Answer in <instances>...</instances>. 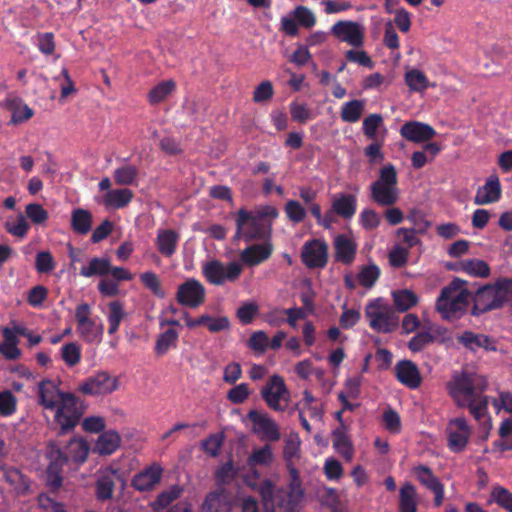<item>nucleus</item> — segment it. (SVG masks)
<instances>
[{"instance_id":"22","label":"nucleus","mask_w":512,"mask_h":512,"mask_svg":"<svg viewBox=\"0 0 512 512\" xmlns=\"http://www.w3.org/2000/svg\"><path fill=\"white\" fill-rule=\"evenodd\" d=\"M162 474V467L154 463L135 474L131 480V486L140 492L151 491L160 482Z\"/></svg>"},{"instance_id":"38","label":"nucleus","mask_w":512,"mask_h":512,"mask_svg":"<svg viewBox=\"0 0 512 512\" xmlns=\"http://www.w3.org/2000/svg\"><path fill=\"white\" fill-rule=\"evenodd\" d=\"M126 317L124 310V303L119 300H114L108 303V333L113 335L120 327L122 320Z\"/></svg>"},{"instance_id":"51","label":"nucleus","mask_w":512,"mask_h":512,"mask_svg":"<svg viewBox=\"0 0 512 512\" xmlns=\"http://www.w3.org/2000/svg\"><path fill=\"white\" fill-rule=\"evenodd\" d=\"M183 492V488L179 485H173L168 490L162 491L160 494H158L154 505L156 508H166L168 507L173 501L178 499Z\"/></svg>"},{"instance_id":"45","label":"nucleus","mask_w":512,"mask_h":512,"mask_svg":"<svg viewBox=\"0 0 512 512\" xmlns=\"http://www.w3.org/2000/svg\"><path fill=\"white\" fill-rule=\"evenodd\" d=\"M139 175V169L134 165H123L115 169L113 176L118 185H134Z\"/></svg>"},{"instance_id":"36","label":"nucleus","mask_w":512,"mask_h":512,"mask_svg":"<svg viewBox=\"0 0 512 512\" xmlns=\"http://www.w3.org/2000/svg\"><path fill=\"white\" fill-rule=\"evenodd\" d=\"M133 198V192L128 188L109 190L103 197L107 207L121 209L127 206Z\"/></svg>"},{"instance_id":"39","label":"nucleus","mask_w":512,"mask_h":512,"mask_svg":"<svg viewBox=\"0 0 512 512\" xmlns=\"http://www.w3.org/2000/svg\"><path fill=\"white\" fill-rule=\"evenodd\" d=\"M364 107V101L358 99L344 103L340 112L342 121L347 123H356L360 120Z\"/></svg>"},{"instance_id":"50","label":"nucleus","mask_w":512,"mask_h":512,"mask_svg":"<svg viewBox=\"0 0 512 512\" xmlns=\"http://www.w3.org/2000/svg\"><path fill=\"white\" fill-rule=\"evenodd\" d=\"M61 357L67 366L73 367L81 360V348L75 342L66 343L61 348Z\"/></svg>"},{"instance_id":"32","label":"nucleus","mask_w":512,"mask_h":512,"mask_svg":"<svg viewBox=\"0 0 512 512\" xmlns=\"http://www.w3.org/2000/svg\"><path fill=\"white\" fill-rule=\"evenodd\" d=\"M121 436L118 432L109 430L102 432L94 446V452L99 455H111L120 446Z\"/></svg>"},{"instance_id":"47","label":"nucleus","mask_w":512,"mask_h":512,"mask_svg":"<svg viewBox=\"0 0 512 512\" xmlns=\"http://www.w3.org/2000/svg\"><path fill=\"white\" fill-rule=\"evenodd\" d=\"M461 270L471 276L488 277L490 275V267L484 260L467 259L461 262Z\"/></svg>"},{"instance_id":"41","label":"nucleus","mask_w":512,"mask_h":512,"mask_svg":"<svg viewBox=\"0 0 512 512\" xmlns=\"http://www.w3.org/2000/svg\"><path fill=\"white\" fill-rule=\"evenodd\" d=\"M395 308L398 312H406L418 303L417 295L408 289L397 290L392 293Z\"/></svg>"},{"instance_id":"27","label":"nucleus","mask_w":512,"mask_h":512,"mask_svg":"<svg viewBox=\"0 0 512 512\" xmlns=\"http://www.w3.org/2000/svg\"><path fill=\"white\" fill-rule=\"evenodd\" d=\"M331 207L338 217L344 220H350L357 211V196L354 194L339 193L333 197Z\"/></svg>"},{"instance_id":"26","label":"nucleus","mask_w":512,"mask_h":512,"mask_svg":"<svg viewBox=\"0 0 512 512\" xmlns=\"http://www.w3.org/2000/svg\"><path fill=\"white\" fill-rule=\"evenodd\" d=\"M488 405L489 398L488 396L483 395V393L470 400L468 405H464V407L469 409L475 420L479 422L482 421V427L486 430L484 439L488 438L489 430L492 428L491 417L488 415Z\"/></svg>"},{"instance_id":"40","label":"nucleus","mask_w":512,"mask_h":512,"mask_svg":"<svg viewBox=\"0 0 512 512\" xmlns=\"http://www.w3.org/2000/svg\"><path fill=\"white\" fill-rule=\"evenodd\" d=\"M110 272V261L106 258L94 257L90 260L88 266L80 269V275L90 278L93 276H104Z\"/></svg>"},{"instance_id":"34","label":"nucleus","mask_w":512,"mask_h":512,"mask_svg":"<svg viewBox=\"0 0 512 512\" xmlns=\"http://www.w3.org/2000/svg\"><path fill=\"white\" fill-rule=\"evenodd\" d=\"M77 333L87 343H99L103 337L104 326L102 323L97 324L93 319H89L82 325H77Z\"/></svg>"},{"instance_id":"30","label":"nucleus","mask_w":512,"mask_h":512,"mask_svg":"<svg viewBox=\"0 0 512 512\" xmlns=\"http://www.w3.org/2000/svg\"><path fill=\"white\" fill-rule=\"evenodd\" d=\"M335 259L343 264H351L356 256L357 245L356 243L341 234L334 240Z\"/></svg>"},{"instance_id":"3","label":"nucleus","mask_w":512,"mask_h":512,"mask_svg":"<svg viewBox=\"0 0 512 512\" xmlns=\"http://www.w3.org/2000/svg\"><path fill=\"white\" fill-rule=\"evenodd\" d=\"M512 297V279L500 278L494 284H487L477 289L471 297L473 307L471 314L482 315L500 309Z\"/></svg>"},{"instance_id":"55","label":"nucleus","mask_w":512,"mask_h":512,"mask_svg":"<svg viewBox=\"0 0 512 512\" xmlns=\"http://www.w3.org/2000/svg\"><path fill=\"white\" fill-rule=\"evenodd\" d=\"M380 276V269L377 265L371 264L364 266L358 274L359 284L366 288H371Z\"/></svg>"},{"instance_id":"57","label":"nucleus","mask_w":512,"mask_h":512,"mask_svg":"<svg viewBox=\"0 0 512 512\" xmlns=\"http://www.w3.org/2000/svg\"><path fill=\"white\" fill-rule=\"evenodd\" d=\"M405 80L409 88L413 91H422L428 87V79L420 70L414 69L408 71L405 75Z\"/></svg>"},{"instance_id":"13","label":"nucleus","mask_w":512,"mask_h":512,"mask_svg":"<svg viewBox=\"0 0 512 512\" xmlns=\"http://www.w3.org/2000/svg\"><path fill=\"white\" fill-rule=\"evenodd\" d=\"M301 261L309 269H322L328 263V245L324 240L311 239L301 249Z\"/></svg>"},{"instance_id":"20","label":"nucleus","mask_w":512,"mask_h":512,"mask_svg":"<svg viewBox=\"0 0 512 512\" xmlns=\"http://www.w3.org/2000/svg\"><path fill=\"white\" fill-rule=\"evenodd\" d=\"M395 377L409 389H417L422 384V376L417 365L411 360H400L395 365Z\"/></svg>"},{"instance_id":"33","label":"nucleus","mask_w":512,"mask_h":512,"mask_svg":"<svg viewBox=\"0 0 512 512\" xmlns=\"http://www.w3.org/2000/svg\"><path fill=\"white\" fill-rule=\"evenodd\" d=\"M418 498L414 485L405 483L399 490V512H417Z\"/></svg>"},{"instance_id":"43","label":"nucleus","mask_w":512,"mask_h":512,"mask_svg":"<svg viewBox=\"0 0 512 512\" xmlns=\"http://www.w3.org/2000/svg\"><path fill=\"white\" fill-rule=\"evenodd\" d=\"M492 503H496L506 512H512V493L505 487L494 486L488 499V504Z\"/></svg>"},{"instance_id":"44","label":"nucleus","mask_w":512,"mask_h":512,"mask_svg":"<svg viewBox=\"0 0 512 512\" xmlns=\"http://www.w3.org/2000/svg\"><path fill=\"white\" fill-rule=\"evenodd\" d=\"M498 433L501 439L493 442L494 448L501 452L512 450V418L501 422Z\"/></svg>"},{"instance_id":"8","label":"nucleus","mask_w":512,"mask_h":512,"mask_svg":"<svg viewBox=\"0 0 512 512\" xmlns=\"http://www.w3.org/2000/svg\"><path fill=\"white\" fill-rule=\"evenodd\" d=\"M243 272V265L237 261L224 264L213 259L202 266V274L206 281L212 285L222 286L227 282L235 283Z\"/></svg>"},{"instance_id":"48","label":"nucleus","mask_w":512,"mask_h":512,"mask_svg":"<svg viewBox=\"0 0 512 512\" xmlns=\"http://www.w3.org/2000/svg\"><path fill=\"white\" fill-rule=\"evenodd\" d=\"M429 225V222H424V226L419 228H399L397 230V236L402 237L403 242L407 244L406 248L409 250L421 243V240L416 236V233H424Z\"/></svg>"},{"instance_id":"59","label":"nucleus","mask_w":512,"mask_h":512,"mask_svg":"<svg viewBox=\"0 0 512 512\" xmlns=\"http://www.w3.org/2000/svg\"><path fill=\"white\" fill-rule=\"evenodd\" d=\"M293 15L299 25L304 28L309 29L316 24L315 14L306 6H297L293 11Z\"/></svg>"},{"instance_id":"4","label":"nucleus","mask_w":512,"mask_h":512,"mask_svg":"<svg viewBox=\"0 0 512 512\" xmlns=\"http://www.w3.org/2000/svg\"><path fill=\"white\" fill-rule=\"evenodd\" d=\"M488 387L485 376L467 370L453 375L447 383L449 394L458 407L468 405L470 400L482 394Z\"/></svg>"},{"instance_id":"10","label":"nucleus","mask_w":512,"mask_h":512,"mask_svg":"<svg viewBox=\"0 0 512 512\" xmlns=\"http://www.w3.org/2000/svg\"><path fill=\"white\" fill-rule=\"evenodd\" d=\"M265 404L273 411L283 412L290 399V392L282 376L274 374L269 377L260 390Z\"/></svg>"},{"instance_id":"6","label":"nucleus","mask_w":512,"mask_h":512,"mask_svg":"<svg viewBox=\"0 0 512 512\" xmlns=\"http://www.w3.org/2000/svg\"><path fill=\"white\" fill-rule=\"evenodd\" d=\"M90 446L83 438H72L61 448L56 442H50L47 457L50 460V471L63 468L70 464H83L88 457Z\"/></svg>"},{"instance_id":"62","label":"nucleus","mask_w":512,"mask_h":512,"mask_svg":"<svg viewBox=\"0 0 512 512\" xmlns=\"http://www.w3.org/2000/svg\"><path fill=\"white\" fill-rule=\"evenodd\" d=\"M35 43L44 55H52L55 51L54 34L52 32L37 33Z\"/></svg>"},{"instance_id":"63","label":"nucleus","mask_w":512,"mask_h":512,"mask_svg":"<svg viewBox=\"0 0 512 512\" xmlns=\"http://www.w3.org/2000/svg\"><path fill=\"white\" fill-rule=\"evenodd\" d=\"M259 312L255 302H246L236 312L237 318L243 325L250 324Z\"/></svg>"},{"instance_id":"42","label":"nucleus","mask_w":512,"mask_h":512,"mask_svg":"<svg viewBox=\"0 0 512 512\" xmlns=\"http://www.w3.org/2000/svg\"><path fill=\"white\" fill-rule=\"evenodd\" d=\"M176 88L173 80H166L155 85L148 93V101L151 105H156L164 101Z\"/></svg>"},{"instance_id":"60","label":"nucleus","mask_w":512,"mask_h":512,"mask_svg":"<svg viewBox=\"0 0 512 512\" xmlns=\"http://www.w3.org/2000/svg\"><path fill=\"white\" fill-rule=\"evenodd\" d=\"M56 267L55 260L50 251H40L36 254L35 269L39 273H49Z\"/></svg>"},{"instance_id":"17","label":"nucleus","mask_w":512,"mask_h":512,"mask_svg":"<svg viewBox=\"0 0 512 512\" xmlns=\"http://www.w3.org/2000/svg\"><path fill=\"white\" fill-rule=\"evenodd\" d=\"M247 418L252 423L253 432L259 435L262 440L276 442L281 438L277 423L266 413L250 410Z\"/></svg>"},{"instance_id":"11","label":"nucleus","mask_w":512,"mask_h":512,"mask_svg":"<svg viewBox=\"0 0 512 512\" xmlns=\"http://www.w3.org/2000/svg\"><path fill=\"white\" fill-rule=\"evenodd\" d=\"M26 218H28L34 225L43 226L48 221L49 214L41 204L29 203L25 206V215L22 213L18 214L16 223L7 222L5 224L6 231L9 234L19 238L26 237L30 229V225L26 221Z\"/></svg>"},{"instance_id":"37","label":"nucleus","mask_w":512,"mask_h":512,"mask_svg":"<svg viewBox=\"0 0 512 512\" xmlns=\"http://www.w3.org/2000/svg\"><path fill=\"white\" fill-rule=\"evenodd\" d=\"M179 338V331L174 328H168L160 333L155 341L154 352L157 356L165 355L169 349L176 348Z\"/></svg>"},{"instance_id":"23","label":"nucleus","mask_w":512,"mask_h":512,"mask_svg":"<svg viewBox=\"0 0 512 512\" xmlns=\"http://www.w3.org/2000/svg\"><path fill=\"white\" fill-rule=\"evenodd\" d=\"M502 189L498 176L491 175L483 186L477 189L474 197L476 205H487L497 202L501 198Z\"/></svg>"},{"instance_id":"15","label":"nucleus","mask_w":512,"mask_h":512,"mask_svg":"<svg viewBox=\"0 0 512 512\" xmlns=\"http://www.w3.org/2000/svg\"><path fill=\"white\" fill-rule=\"evenodd\" d=\"M332 35L340 42L360 48L364 44L365 28L362 24L351 20H340L331 27Z\"/></svg>"},{"instance_id":"61","label":"nucleus","mask_w":512,"mask_h":512,"mask_svg":"<svg viewBox=\"0 0 512 512\" xmlns=\"http://www.w3.org/2000/svg\"><path fill=\"white\" fill-rule=\"evenodd\" d=\"M383 123V118L380 114H370L363 120V133L368 139H375L377 130Z\"/></svg>"},{"instance_id":"35","label":"nucleus","mask_w":512,"mask_h":512,"mask_svg":"<svg viewBox=\"0 0 512 512\" xmlns=\"http://www.w3.org/2000/svg\"><path fill=\"white\" fill-rule=\"evenodd\" d=\"M93 217L90 211L76 208L71 213V228L79 235H86L92 228Z\"/></svg>"},{"instance_id":"29","label":"nucleus","mask_w":512,"mask_h":512,"mask_svg":"<svg viewBox=\"0 0 512 512\" xmlns=\"http://www.w3.org/2000/svg\"><path fill=\"white\" fill-rule=\"evenodd\" d=\"M333 448L346 461L350 462L354 456L353 443L348 436L347 426L337 427L332 431Z\"/></svg>"},{"instance_id":"52","label":"nucleus","mask_w":512,"mask_h":512,"mask_svg":"<svg viewBox=\"0 0 512 512\" xmlns=\"http://www.w3.org/2000/svg\"><path fill=\"white\" fill-rule=\"evenodd\" d=\"M284 212L293 223H301L307 216L305 208L297 200H288L285 204Z\"/></svg>"},{"instance_id":"5","label":"nucleus","mask_w":512,"mask_h":512,"mask_svg":"<svg viewBox=\"0 0 512 512\" xmlns=\"http://www.w3.org/2000/svg\"><path fill=\"white\" fill-rule=\"evenodd\" d=\"M369 192L371 201L380 207L394 206L398 202V175L393 164L388 163L380 169L378 178L369 186Z\"/></svg>"},{"instance_id":"28","label":"nucleus","mask_w":512,"mask_h":512,"mask_svg":"<svg viewBox=\"0 0 512 512\" xmlns=\"http://www.w3.org/2000/svg\"><path fill=\"white\" fill-rule=\"evenodd\" d=\"M5 107L11 112L9 125H18L30 120L34 111L20 97L7 98Z\"/></svg>"},{"instance_id":"64","label":"nucleus","mask_w":512,"mask_h":512,"mask_svg":"<svg viewBox=\"0 0 512 512\" xmlns=\"http://www.w3.org/2000/svg\"><path fill=\"white\" fill-rule=\"evenodd\" d=\"M323 470L325 477L330 481H337L343 475V466L341 462L332 457L325 460Z\"/></svg>"},{"instance_id":"14","label":"nucleus","mask_w":512,"mask_h":512,"mask_svg":"<svg viewBox=\"0 0 512 512\" xmlns=\"http://www.w3.org/2000/svg\"><path fill=\"white\" fill-rule=\"evenodd\" d=\"M205 297L206 289L204 285L194 278H190L180 284L175 294L178 304L189 308H197L202 305Z\"/></svg>"},{"instance_id":"46","label":"nucleus","mask_w":512,"mask_h":512,"mask_svg":"<svg viewBox=\"0 0 512 512\" xmlns=\"http://www.w3.org/2000/svg\"><path fill=\"white\" fill-rule=\"evenodd\" d=\"M412 473L416 479L428 490H431L441 484L440 480L434 475L433 471L426 465H417L412 468Z\"/></svg>"},{"instance_id":"16","label":"nucleus","mask_w":512,"mask_h":512,"mask_svg":"<svg viewBox=\"0 0 512 512\" xmlns=\"http://www.w3.org/2000/svg\"><path fill=\"white\" fill-rule=\"evenodd\" d=\"M118 388L116 378L106 372H100L96 375L84 379L77 387V391L84 395H105L110 394Z\"/></svg>"},{"instance_id":"2","label":"nucleus","mask_w":512,"mask_h":512,"mask_svg":"<svg viewBox=\"0 0 512 512\" xmlns=\"http://www.w3.org/2000/svg\"><path fill=\"white\" fill-rule=\"evenodd\" d=\"M470 300L471 292L467 282L455 277L441 289L435 301V310L443 320L456 321L466 314Z\"/></svg>"},{"instance_id":"31","label":"nucleus","mask_w":512,"mask_h":512,"mask_svg":"<svg viewBox=\"0 0 512 512\" xmlns=\"http://www.w3.org/2000/svg\"><path fill=\"white\" fill-rule=\"evenodd\" d=\"M180 236L172 229H160L156 237L158 251L166 258L172 257L177 249Z\"/></svg>"},{"instance_id":"53","label":"nucleus","mask_w":512,"mask_h":512,"mask_svg":"<svg viewBox=\"0 0 512 512\" xmlns=\"http://www.w3.org/2000/svg\"><path fill=\"white\" fill-rule=\"evenodd\" d=\"M435 341V337L429 331L416 333L408 342V349L411 352H420Z\"/></svg>"},{"instance_id":"58","label":"nucleus","mask_w":512,"mask_h":512,"mask_svg":"<svg viewBox=\"0 0 512 512\" xmlns=\"http://www.w3.org/2000/svg\"><path fill=\"white\" fill-rule=\"evenodd\" d=\"M359 223L364 230L370 231L380 225L381 218L374 209L365 208L359 214Z\"/></svg>"},{"instance_id":"49","label":"nucleus","mask_w":512,"mask_h":512,"mask_svg":"<svg viewBox=\"0 0 512 512\" xmlns=\"http://www.w3.org/2000/svg\"><path fill=\"white\" fill-rule=\"evenodd\" d=\"M17 410V398L10 390L0 392V416L10 417Z\"/></svg>"},{"instance_id":"24","label":"nucleus","mask_w":512,"mask_h":512,"mask_svg":"<svg viewBox=\"0 0 512 512\" xmlns=\"http://www.w3.org/2000/svg\"><path fill=\"white\" fill-rule=\"evenodd\" d=\"M231 508L230 494L223 487L208 493L202 503L204 512H230Z\"/></svg>"},{"instance_id":"18","label":"nucleus","mask_w":512,"mask_h":512,"mask_svg":"<svg viewBox=\"0 0 512 512\" xmlns=\"http://www.w3.org/2000/svg\"><path fill=\"white\" fill-rule=\"evenodd\" d=\"M471 431L464 418H455L449 422L447 428V446L454 453L462 452L470 438Z\"/></svg>"},{"instance_id":"21","label":"nucleus","mask_w":512,"mask_h":512,"mask_svg":"<svg viewBox=\"0 0 512 512\" xmlns=\"http://www.w3.org/2000/svg\"><path fill=\"white\" fill-rule=\"evenodd\" d=\"M400 135L407 141L422 143L433 139L436 131L427 123L408 121L401 126Z\"/></svg>"},{"instance_id":"19","label":"nucleus","mask_w":512,"mask_h":512,"mask_svg":"<svg viewBox=\"0 0 512 512\" xmlns=\"http://www.w3.org/2000/svg\"><path fill=\"white\" fill-rule=\"evenodd\" d=\"M119 469L112 466L106 467L98 474L95 482V496L97 500L105 502L113 498L116 481H121Z\"/></svg>"},{"instance_id":"54","label":"nucleus","mask_w":512,"mask_h":512,"mask_svg":"<svg viewBox=\"0 0 512 512\" xmlns=\"http://www.w3.org/2000/svg\"><path fill=\"white\" fill-rule=\"evenodd\" d=\"M273 461V453L271 447L266 444L263 447L256 449L248 458L249 465H262L268 466Z\"/></svg>"},{"instance_id":"1","label":"nucleus","mask_w":512,"mask_h":512,"mask_svg":"<svg viewBox=\"0 0 512 512\" xmlns=\"http://www.w3.org/2000/svg\"><path fill=\"white\" fill-rule=\"evenodd\" d=\"M51 379H43L38 383L37 401L45 410L54 411V422L59 426L58 435L72 432L85 414V400L72 392H64Z\"/></svg>"},{"instance_id":"9","label":"nucleus","mask_w":512,"mask_h":512,"mask_svg":"<svg viewBox=\"0 0 512 512\" xmlns=\"http://www.w3.org/2000/svg\"><path fill=\"white\" fill-rule=\"evenodd\" d=\"M289 471V490L287 492L281 490L275 495V502L280 512H298V505L301 501L304 490L300 479L299 471L293 465L288 463Z\"/></svg>"},{"instance_id":"7","label":"nucleus","mask_w":512,"mask_h":512,"mask_svg":"<svg viewBox=\"0 0 512 512\" xmlns=\"http://www.w3.org/2000/svg\"><path fill=\"white\" fill-rule=\"evenodd\" d=\"M272 235V223L264 222L260 217H255L253 211L244 208L236 214L235 239H243L245 242L264 241L270 242Z\"/></svg>"},{"instance_id":"25","label":"nucleus","mask_w":512,"mask_h":512,"mask_svg":"<svg viewBox=\"0 0 512 512\" xmlns=\"http://www.w3.org/2000/svg\"><path fill=\"white\" fill-rule=\"evenodd\" d=\"M273 252L271 242L263 244H254L246 247L240 253L241 264L247 266H257L270 258Z\"/></svg>"},{"instance_id":"56","label":"nucleus","mask_w":512,"mask_h":512,"mask_svg":"<svg viewBox=\"0 0 512 512\" xmlns=\"http://www.w3.org/2000/svg\"><path fill=\"white\" fill-rule=\"evenodd\" d=\"M290 115L293 121L304 124L314 118L312 110L305 104L291 102L289 105Z\"/></svg>"},{"instance_id":"12","label":"nucleus","mask_w":512,"mask_h":512,"mask_svg":"<svg viewBox=\"0 0 512 512\" xmlns=\"http://www.w3.org/2000/svg\"><path fill=\"white\" fill-rule=\"evenodd\" d=\"M365 315L369 318L370 327L382 333H391L399 325V317L387 306H382L378 301L369 303L365 309Z\"/></svg>"}]
</instances>
